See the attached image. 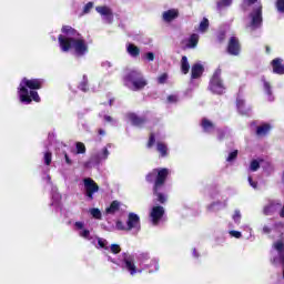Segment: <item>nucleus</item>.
I'll return each instance as SVG.
<instances>
[{
    "label": "nucleus",
    "instance_id": "nucleus-30",
    "mask_svg": "<svg viewBox=\"0 0 284 284\" xmlns=\"http://www.w3.org/2000/svg\"><path fill=\"white\" fill-rule=\"evenodd\" d=\"M54 207H59L61 205V194L57 192V189H52V203Z\"/></svg>",
    "mask_w": 284,
    "mask_h": 284
},
{
    "label": "nucleus",
    "instance_id": "nucleus-13",
    "mask_svg": "<svg viewBox=\"0 0 284 284\" xmlns=\"http://www.w3.org/2000/svg\"><path fill=\"white\" fill-rule=\"evenodd\" d=\"M283 207V204L278 200H268L263 207V214L265 216H272Z\"/></svg>",
    "mask_w": 284,
    "mask_h": 284
},
{
    "label": "nucleus",
    "instance_id": "nucleus-48",
    "mask_svg": "<svg viewBox=\"0 0 284 284\" xmlns=\"http://www.w3.org/2000/svg\"><path fill=\"white\" fill-rule=\"evenodd\" d=\"M156 143V138L154 136V133H151L148 142V148H152Z\"/></svg>",
    "mask_w": 284,
    "mask_h": 284
},
{
    "label": "nucleus",
    "instance_id": "nucleus-26",
    "mask_svg": "<svg viewBox=\"0 0 284 284\" xmlns=\"http://www.w3.org/2000/svg\"><path fill=\"white\" fill-rule=\"evenodd\" d=\"M128 119H129L130 123H132V125L141 126L145 123V120L143 118H140L139 115H136L134 113H129Z\"/></svg>",
    "mask_w": 284,
    "mask_h": 284
},
{
    "label": "nucleus",
    "instance_id": "nucleus-50",
    "mask_svg": "<svg viewBox=\"0 0 284 284\" xmlns=\"http://www.w3.org/2000/svg\"><path fill=\"white\" fill-rule=\"evenodd\" d=\"M229 234L230 236H233V239H241V236H243L240 231H230Z\"/></svg>",
    "mask_w": 284,
    "mask_h": 284
},
{
    "label": "nucleus",
    "instance_id": "nucleus-6",
    "mask_svg": "<svg viewBox=\"0 0 284 284\" xmlns=\"http://www.w3.org/2000/svg\"><path fill=\"white\" fill-rule=\"evenodd\" d=\"M263 23V6L257 3L254 6L252 12L246 18V28L252 32L258 30Z\"/></svg>",
    "mask_w": 284,
    "mask_h": 284
},
{
    "label": "nucleus",
    "instance_id": "nucleus-62",
    "mask_svg": "<svg viewBox=\"0 0 284 284\" xmlns=\"http://www.w3.org/2000/svg\"><path fill=\"white\" fill-rule=\"evenodd\" d=\"M243 229H244V230H248L250 234H252V227H250V226L246 225V226H243Z\"/></svg>",
    "mask_w": 284,
    "mask_h": 284
},
{
    "label": "nucleus",
    "instance_id": "nucleus-47",
    "mask_svg": "<svg viewBox=\"0 0 284 284\" xmlns=\"http://www.w3.org/2000/svg\"><path fill=\"white\" fill-rule=\"evenodd\" d=\"M247 180H248V184L251 185V187H253V190H258V182L254 181L250 175Z\"/></svg>",
    "mask_w": 284,
    "mask_h": 284
},
{
    "label": "nucleus",
    "instance_id": "nucleus-5",
    "mask_svg": "<svg viewBox=\"0 0 284 284\" xmlns=\"http://www.w3.org/2000/svg\"><path fill=\"white\" fill-rule=\"evenodd\" d=\"M124 85L130 90H133V92H136L139 90H143V88L148 85V80H145L143 73L140 71L131 70L124 77Z\"/></svg>",
    "mask_w": 284,
    "mask_h": 284
},
{
    "label": "nucleus",
    "instance_id": "nucleus-22",
    "mask_svg": "<svg viewBox=\"0 0 284 284\" xmlns=\"http://www.w3.org/2000/svg\"><path fill=\"white\" fill-rule=\"evenodd\" d=\"M227 207V202L216 201L207 205V212H219L223 209Z\"/></svg>",
    "mask_w": 284,
    "mask_h": 284
},
{
    "label": "nucleus",
    "instance_id": "nucleus-60",
    "mask_svg": "<svg viewBox=\"0 0 284 284\" xmlns=\"http://www.w3.org/2000/svg\"><path fill=\"white\" fill-rule=\"evenodd\" d=\"M98 134H100V136H105V130L99 129Z\"/></svg>",
    "mask_w": 284,
    "mask_h": 284
},
{
    "label": "nucleus",
    "instance_id": "nucleus-32",
    "mask_svg": "<svg viewBox=\"0 0 284 284\" xmlns=\"http://www.w3.org/2000/svg\"><path fill=\"white\" fill-rule=\"evenodd\" d=\"M232 6V0H219L217 1V10L223 12V10L230 8Z\"/></svg>",
    "mask_w": 284,
    "mask_h": 284
},
{
    "label": "nucleus",
    "instance_id": "nucleus-64",
    "mask_svg": "<svg viewBox=\"0 0 284 284\" xmlns=\"http://www.w3.org/2000/svg\"><path fill=\"white\" fill-rule=\"evenodd\" d=\"M110 105H112V100H110Z\"/></svg>",
    "mask_w": 284,
    "mask_h": 284
},
{
    "label": "nucleus",
    "instance_id": "nucleus-9",
    "mask_svg": "<svg viewBox=\"0 0 284 284\" xmlns=\"http://www.w3.org/2000/svg\"><path fill=\"white\" fill-rule=\"evenodd\" d=\"M84 185V196H87V201H94V194L99 192V184L94 182L91 178H85L83 180Z\"/></svg>",
    "mask_w": 284,
    "mask_h": 284
},
{
    "label": "nucleus",
    "instance_id": "nucleus-33",
    "mask_svg": "<svg viewBox=\"0 0 284 284\" xmlns=\"http://www.w3.org/2000/svg\"><path fill=\"white\" fill-rule=\"evenodd\" d=\"M89 214H91L92 219H95L97 221H101V219H103L101 210L97 207L89 209Z\"/></svg>",
    "mask_w": 284,
    "mask_h": 284
},
{
    "label": "nucleus",
    "instance_id": "nucleus-49",
    "mask_svg": "<svg viewBox=\"0 0 284 284\" xmlns=\"http://www.w3.org/2000/svg\"><path fill=\"white\" fill-rule=\"evenodd\" d=\"M179 101V95L172 94L168 97V103H178Z\"/></svg>",
    "mask_w": 284,
    "mask_h": 284
},
{
    "label": "nucleus",
    "instance_id": "nucleus-55",
    "mask_svg": "<svg viewBox=\"0 0 284 284\" xmlns=\"http://www.w3.org/2000/svg\"><path fill=\"white\" fill-rule=\"evenodd\" d=\"M145 59H146L148 61H154V53L148 52V53L145 54Z\"/></svg>",
    "mask_w": 284,
    "mask_h": 284
},
{
    "label": "nucleus",
    "instance_id": "nucleus-58",
    "mask_svg": "<svg viewBox=\"0 0 284 284\" xmlns=\"http://www.w3.org/2000/svg\"><path fill=\"white\" fill-rule=\"evenodd\" d=\"M43 180H44L47 183H49V185H52V179L50 178V175H45V176L43 178Z\"/></svg>",
    "mask_w": 284,
    "mask_h": 284
},
{
    "label": "nucleus",
    "instance_id": "nucleus-39",
    "mask_svg": "<svg viewBox=\"0 0 284 284\" xmlns=\"http://www.w3.org/2000/svg\"><path fill=\"white\" fill-rule=\"evenodd\" d=\"M115 230L120 232H128V224H123L121 221L115 222Z\"/></svg>",
    "mask_w": 284,
    "mask_h": 284
},
{
    "label": "nucleus",
    "instance_id": "nucleus-63",
    "mask_svg": "<svg viewBox=\"0 0 284 284\" xmlns=\"http://www.w3.org/2000/svg\"><path fill=\"white\" fill-rule=\"evenodd\" d=\"M108 261H111V263H116L114 262V260H112V257L108 256Z\"/></svg>",
    "mask_w": 284,
    "mask_h": 284
},
{
    "label": "nucleus",
    "instance_id": "nucleus-61",
    "mask_svg": "<svg viewBox=\"0 0 284 284\" xmlns=\"http://www.w3.org/2000/svg\"><path fill=\"white\" fill-rule=\"evenodd\" d=\"M193 256H194L195 258H199V252H196V248L193 250Z\"/></svg>",
    "mask_w": 284,
    "mask_h": 284
},
{
    "label": "nucleus",
    "instance_id": "nucleus-52",
    "mask_svg": "<svg viewBox=\"0 0 284 284\" xmlns=\"http://www.w3.org/2000/svg\"><path fill=\"white\" fill-rule=\"evenodd\" d=\"M168 81V73H163L158 78V82L163 84Z\"/></svg>",
    "mask_w": 284,
    "mask_h": 284
},
{
    "label": "nucleus",
    "instance_id": "nucleus-20",
    "mask_svg": "<svg viewBox=\"0 0 284 284\" xmlns=\"http://www.w3.org/2000/svg\"><path fill=\"white\" fill-rule=\"evenodd\" d=\"M272 68L274 74H284V63L283 59L276 58L272 61Z\"/></svg>",
    "mask_w": 284,
    "mask_h": 284
},
{
    "label": "nucleus",
    "instance_id": "nucleus-7",
    "mask_svg": "<svg viewBox=\"0 0 284 284\" xmlns=\"http://www.w3.org/2000/svg\"><path fill=\"white\" fill-rule=\"evenodd\" d=\"M74 230L80 239L89 241L91 245H97V235H93L90 230L85 227V222L78 221L74 223Z\"/></svg>",
    "mask_w": 284,
    "mask_h": 284
},
{
    "label": "nucleus",
    "instance_id": "nucleus-57",
    "mask_svg": "<svg viewBox=\"0 0 284 284\" xmlns=\"http://www.w3.org/2000/svg\"><path fill=\"white\" fill-rule=\"evenodd\" d=\"M257 0H244V6H253Z\"/></svg>",
    "mask_w": 284,
    "mask_h": 284
},
{
    "label": "nucleus",
    "instance_id": "nucleus-29",
    "mask_svg": "<svg viewBox=\"0 0 284 284\" xmlns=\"http://www.w3.org/2000/svg\"><path fill=\"white\" fill-rule=\"evenodd\" d=\"M119 210H121V202L115 200L105 209V214H116Z\"/></svg>",
    "mask_w": 284,
    "mask_h": 284
},
{
    "label": "nucleus",
    "instance_id": "nucleus-59",
    "mask_svg": "<svg viewBox=\"0 0 284 284\" xmlns=\"http://www.w3.org/2000/svg\"><path fill=\"white\" fill-rule=\"evenodd\" d=\"M65 162L68 163V165L72 164V160H70V156H68V154L64 155Z\"/></svg>",
    "mask_w": 284,
    "mask_h": 284
},
{
    "label": "nucleus",
    "instance_id": "nucleus-23",
    "mask_svg": "<svg viewBox=\"0 0 284 284\" xmlns=\"http://www.w3.org/2000/svg\"><path fill=\"white\" fill-rule=\"evenodd\" d=\"M203 74V64L195 63L191 68V79H199Z\"/></svg>",
    "mask_w": 284,
    "mask_h": 284
},
{
    "label": "nucleus",
    "instance_id": "nucleus-17",
    "mask_svg": "<svg viewBox=\"0 0 284 284\" xmlns=\"http://www.w3.org/2000/svg\"><path fill=\"white\" fill-rule=\"evenodd\" d=\"M236 108L240 114L247 116L252 112V106L245 104V99L239 95L236 99Z\"/></svg>",
    "mask_w": 284,
    "mask_h": 284
},
{
    "label": "nucleus",
    "instance_id": "nucleus-41",
    "mask_svg": "<svg viewBox=\"0 0 284 284\" xmlns=\"http://www.w3.org/2000/svg\"><path fill=\"white\" fill-rule=\"evenodd\" d=\"M80 90H82V92H88V77L83 75V80L79 85Z\"/></svg>",
    "mask_w": 284,
    "mask_h": 284
},
{
    "label": "nucleus",
    "instance_id": "nucleus-27",
    "mask_svg": "<svg viewBox=\"0 0 284 284\" xmlns=\"http://www.w3.org/2000/svg\"><path fill=\"white\" fill-rule=\"evenodd\" d=\"M270 130H272V125L264 123L257 126L256 134L257 136H265L266 134L270 133Z\"/></svg>",
    "mask_w": 284,
    "mask_h": 284
},
{
    "label": "nucleus",
    "instance_id": "nucleus-3",
    "mask_svg": "<svg viewBox=\"0 0 284 284\" xmlns=\"http://www.w3.org/2000/svg\"><path fill=\"white\" fill-rule=\"evenodd\" d=\"M41 85H43V80L41 79L23 78L18 87L19 101L24 105H30L32 101H36V103L41 102L39 92H37V90H41Z\"/></svg>",
    "mask_w": 284,
    "mask_h": 284
},
{
    "label": "nucleus",
    "instance_id": "nucleus-12",
    "mask_svg": "<svg viewBox=\"0 0 284 284\" xmlns=\"http://www.w3.org/2000/svg\"><path fill=\"white\" fill-rule=\"evenodd\" d=\"M109 148H112V144L109 143L105 146H103L100 151H97L92 154L91 161L92 163H95L99 165V163H103V161H108V156H110V150Z\"/></svg>",
    "mask_w": 284,
    "mask_h": 284
},
{
    "label": "nucleus",
    "instance_id": "nucleus-36",
    "mask_svg": "<svg viewBox=\"0 0 284 284\" xmlns=\"http://www.w3.org/2000/svg\"><path fill=\"white\" fill-rule=\"evenodd\" d=\"M149 265L150 267H146V270H149V272H159V260H151L150 264H145Z\"/></svg>",
    "mask_w": 284,
    "mask_h": 284
},
{
    "label": "nucleus",
    "instance_id": "nucleus-35",
    "mask_svg": "<svg viewBox=\"0 0 284 284\" xmlns=\"http://www.w3.org/2000/svg\"><path fill=\"white\" fill-rule=\"evenodd\" d=\"M181 70L183 74H187L190 72V62L187 61V57L183 55L181 60Z\"/></svg>",
    "mask_w": 284,
    "mask_h": 284
},
{
    "label": "nucleus",
    "instance_id": "nucleus-45",
    "mask_svg": "<svg viewBox=\"0 0 284 284\" xmlns=\"http://www.w3.org/2000/svg\"><path fill=\"white\" fill-rule=\"evenodd\" d=\"M103 119L106 123H111V125H116V123H118V121L110 115H103Z\"/></svg>",
    "mask_w": 284,
    "mask_h": 284
},
{
    "label": "nucleus",
    "instance_id": "nucleus-24",
    "mask_svg": "<svg viewBox=\"0 0 284 284\" xmlns=\"http://www.w3.org/2000/svg\"><path fill=\"white\" fill-rule=\"evenodd\" d=\"M156 152H159L160 156H168L170 149H168V144L163 141H156Z\"/></svg>",
    "mask_w": 284,
    "mask_h": 284
},
{
    "label": "nucleus",
    "instance_id": "nucleus-56",
    "mask_svg": "<svg viewBox=\"0 0 284 284\" xmlns=\"http://www.w3.org/2000/svg\"><path fill=\"white\" fill-rule=\"evenodd\" d=\"M263 234H270V232H272V229L267 225L263 226V230H262Z\"/></svg>",
    "mask_w": 284,
    "mask_h": 284
},
{
    "label": "nucleus",
    "instance_id": "nucleus-44",
    "mask_svg": "<svg viewBox=\"0 0 284 284\" xmlns=\"http://www.w3.org/2000/svg\"><path fill=\"white\" fill-rule=\"evenodd\" d=\"M109 250L112 254H119L121 252V246L119 244H112Z\"/></svg>",
    "mask_w": 284,
    "mask_h": 284
},
{
    "label": "nucleus",
    "instance_id": "nucleus-8",
    "mask_svg": "<svg viewBox=\"0 0 284 284\" xmlns=\"http://www.w3.org/2000/svg\"><path fill=\"white\" fill-rule=\"evenodd\" d=\"M210 90L214 94H224L225 93V84L221 79V69H217L210 81Z\"/></svg>",
    "mask_w": 284,
    "mask_h": 284
},
{
    "label": "nucleus",
    "instance_id": "nucleus-31",
    "mask_svg": "<svg viewBox=\"0 0 284 284\" xmlns=\"http://www.w3.org/2000/svg\"><path fill=\"white\" fill-rule=\"evenodd\" d=\"M126 50L130 57H133V58H136L139 57V54H141V50L139 49V47L134 44H128Z\"/></svg>",
    "mask_w": 284,
    "mask_h": 284
},
{
    "label": "nucleus",
    "instance_id": "nucleus-14",
    "mask_svg": "<svg viewBox=\"0 0 284 284\" xmlns=\"http://www.w3.org/2000/svg\"><path fill=\"white\" fill-rule=\"evenodd\" d=\"M165 215V209L161 205H155L150 211V219L153 225L161 223V219Z\"/></svg>",
    "mask_w": 284,
    "mask_h": 284
},
{
    "label": "nucleus",
    "instance_id": "nucleus-1",
    "mask_svg": "<svg viewBox=\"0 0 284 284\" xmlns=\"http://www.w3.org/2000/svg\"><path fill=\"white\" fill-rule=\"evenodd\" d=\"M58 41L61 51L71 52L75 59H83L90 52L88 41L70 26L62 27V34L58 37Z\"/></svg>",
    "mask_w": 284,
    "mask_h": 284
},
{
    "label": "nucleus",
    "instance_id": "nucleus-18",
    "mask_svg": "<svg viewBox=\"0 0 284 284\" xmlns=\"http://www.w3.org/2000/svg\"><path fill=\"white\" fill-rule=\"evenodd\" d=\"M175 19H179V9H169L162 13L164 23H172Z\"/></svg>",
    "mask_w": 284,
    "mask_h": 284
},
{
    "label": "nucleus",
    "instance_id": "nucleus-46",
    "mask_svg": "<svg viewBox=\"0 0 284 284\" xmlns=\"http://www.w3.org/2000/svg\"><path fill=\"white\" fill-rule=\"evenodd\" d=\"M92 8H94V3L88 2L83 8V14H89V12H90V10H92Z\"/></svg>",
    "mask_w": 284,
    "mask_h": 284
},
{
    "label": "nucleus",
    "instance_id": "nucleus-34",
    "mask_svg": "<svg viewBox=\"0 0 284 284\" xmlns=\"http://www.w3.org/2000/svg\"><path fill=\"white\" fill-rule=\"evenodd\" d=\"M210 28V20H207L206 18H204L199 26V32H201L202 34H205V32H207V29Z\"/></svg>",
    "mask_w": 284,
    "mask_h": 284
},
{
    "label": "nucleus",
    "instance_id": "nucleus-51",
    "mask_svg": "<svg viewBox=\"0 0 284 284\" xmlns=\"http://www.w3.org/2000/svg\"><path fill=\"white\" fill-rule=\"evenodd\" d=\"M276 8L280 12L284 13V0H277Z\"/></svg>",
    "mask_w": 284,
    "mask_h": 284
},
{
    "label": "nucleus",
    "instance_id": "nucleus-2",
    "mask_svg": "<svg viewBox=\"0 0 284 284\" xmlns=\"http://www.w3.org/2000/svg\"><path fill=\"white\" fill-rule=\"evenodd\" d=\"M148 261H150V253H139L136 255L122 253L120 266L124 272H128L130 276H136V274H143L144 270L150 267V265L145 264Z\"/></svg>",
    "mask_w": 284,
    "mask_h": 284
},
{
    "label": "nucleus",
    "instance_id": "nucleus-21",
    "mask_svg": "<svg viewBox=\"0 0 284 284\" xmlns=\"http://www.w3.org/2000/svg\"><path fill=\"white\" fill-rule=\"evenodd\" d=\"M201 125H202L203 132H206V134H212V132L216 130V125L212 121L207 120L206 118L202 119Z\"/></svg>",
    "mask_w": 284,
    "mask_h": 284
},
{
    "label": "nucleus",
    "instance_id": "nucleus-54",
    "mask_svg": "<svg viewBox=\"0 0 284 284\" xmlns=\"http://www.w3.org/2000/svg\"><path fill=\"white\" fill-rule=\"evenodd\" d=\"M102 68H104V70H110V68H112V62L110 61L102 62Z\"/></svg>",
    "mask_w": 284,
    "mask_h": 284
},
{
    "label": "nucleus",
    "instance_id": "nucleus-16",
    "mask_svg": "<svg viewBox=\"0 0 284 284\" xmlns=\"http://www.w3.org/2000/svg\"><path fill=\"white\" fill-rule=\"evenodd\" d=\"M274 250L277 252V256L273 257V263L277 265V263L284 264V244L282 241H277L273 244Z\"/></svg>",
    "mask_w": 284,
    "mask_h": 284
},
{
    "label": "nucleus",
    "instance_id": "nucleus-10",
    "mask_svg": "<svg viewBox=\"0 0 284 284\" xmlns=\"http://www.w3.org/2000/svg\"><path fill=\"white\" fill-rule=\"evenodd\" d=\"M126 230L132 234L141 232V217L136 213H129L126 219Z\"/></svg>",
    "mask_w": 284,
    "mask_h": 284
},
{
    "label": "nucleus",
    "instance_id": "nucleus-11",
    "mask_svg": "<svg viewBox=\"0 0 284 284\" xmlns=\"http://www.w3.org/2000/svg\"><path fill=\"white\" fill-rule=\"evenodd\" d=\"M95 12L100 14L104 23H112L114 21V12L109 6H98L95 7Z\"/></svg>",
    "mask_w": 284,
    "mask_h": 284
},
{
    "label": "nucleus",
    "instance_id": "nucleus-40",
    "mask_svg": "<svg viewBox=\"0 0 284 284\" xmlns=\"http://www.w3.org/2000/svg\"><path fill=\"white\" fill-rule=\"evenodd\" d=\"M236 156H239V151L237 150L232 151L231 153H229V155L226 158L227 163H232V162L236 161Z\"/></svg>",
    "mask_w": 284,
    "mask_h": 284
},
{
    "label": "nucleus",
    "instance_id": "nucleus-15",
    "mask_svg": "<svg viewBox=\"0 0 284 284\" xmlns=\"http://www.w3.org/2000/svg\"><path fill=\"white\" fill-rule=\"evenodd\" d=\"M227 52L233 57H239V54H241V43L236 37H231L227 45Z\"/></svg>",
    "mask_w": 284,
    "mask_h": 284
},
{
    "label": "nucleus",
    "instance_id": "nucleus-25",
    "mask_svg": "<svg viewBox=\"0 0 284 284\" xmlns=\"http://www.w3.org/2000/svg\"><path fill=\"white\" fill-rule=\"evenodd\" d=\"M94 247H97V250H110V246L109 243H108V240L103 239V237H99L95 235V244H93Z\"/></svg>",
    "mask_w": 284,
    "mask_h": 284
},
{
    "label": "nucleus",
    "instance_id": "nucleus-37",
    "mask_svg": "<svg viewBox=\"0 0 284 284\" xmlns=\"http://www.w3.org/2000/svg\"><path fill=\"white\" fill-rule=\"evenodd\" d=\"M199 44V34L193 33L190 39H189V47L190 48H196V45Z\"/></svg>",
    "mask_w": 284,
    "mask_h": 284
},
{
    "label": "nucleus",
    "instance_id": "nucleus-43",
    "mask_svg": "<svg viewBox=\"0 0 284 284\" xmlns=\"http://www.w3.org/2000/svg\"><path fill=\"white\" fill-rule=\"evenodd\" d=\"M43 161L45 165H50V163H52V153L45 152L43 156Z\"/></svg>",
    "mask_w": 284,
    "mask_h": 284
},
{
    "label": "nucleus",
    "instance_id": "nucleus-28",
    "mask_svg": "<svg viewBox=\"0 0 284 284\" xmlns=\"http://www.w3.org/2000/svg\"><path fill=\"white\" fill-rule=\"evenodd\" d=\"M263 161H264L263 158L253 159L248 166L250 172H258Z\"/></svg>",
    "mask_w": 284,
    "mask_h": 284
},
{
    "label": "nucleus",
    "instance_id": "nucleus-38",
    "mask_svg": "<svg viewBox=\"0 0 284 284\" xmlns=\"http://www.w3.org/2000/svg\"><path fill=\"white\" fill-rule=\"evenodd\" d=\"M241 211L240 210H235L233 215H232V220L234 221V223H236V225H241Z\"/></svg>",
    "mask_w": 284,
    "mask_h": 284
},
{
    "label": "nucleus",
    "instance_id": "nucleus-19",
    "mask_svg": "<svg viewBox=\"0 0 284 284\" xmlns=\"http://www.w3.org/2000/svg\"><path fill=\"white\" fill-rule=\"evenodd\" d=\"M263 90L267 97L268 101H274V95L272 94V83H270L265 77L261 78Z\"/></svg>",
    "mask_w": 284,
    "mask_h": 284
},
{
    "label": "nucleus",
    "instance_id": "nucleus-42",
    "mask_svg": "<svg viewBox=\"0 0 284 284\" xmlns=\"http://www.w3.org/2000/svg\"><path fill=\"white\" fill-rule=\"evenodd\" d=\"M75 148H77L78 154H85V144H83L82 142H78L75 144Z\"/></svg>",
    "mask_w": 284,
    "mask_h": 284
},
{
    "label": "nucleus",
    "instance_id": "nucleus-4",
    "mask_svg": "<svg viewBox=\"0 0 284 284\" xmlns=\"http://www.w3.org/2000/svg\"><path fill=\"white\" fill-rule=\"evenodd\" d=\"M168 174H170V170L168 169H155L151 173L146 175V181L149 183H154L153 194L155 196V200L159 203H166L168 195L161 192V189L165 184V180L168 179Z\"/></svg>",
    "mask_w": 284,
    "mask_h": 284
},
{
    "label": "nucleus",
    "instance_id": "nucleus-53",
    "mask_svg": "<svg viewBox=\"0 0 284 284\" xmlns=\"http://www.w3.org/2000/svg\"><path fill=\"white\" fill-rule=\"evenodd\" d=\"M225 138V131L217 129V139L219 141H223V139Z\"/></svg>",
    "mask_w": 284,
    "mask_h": 284
}]
</instances>
